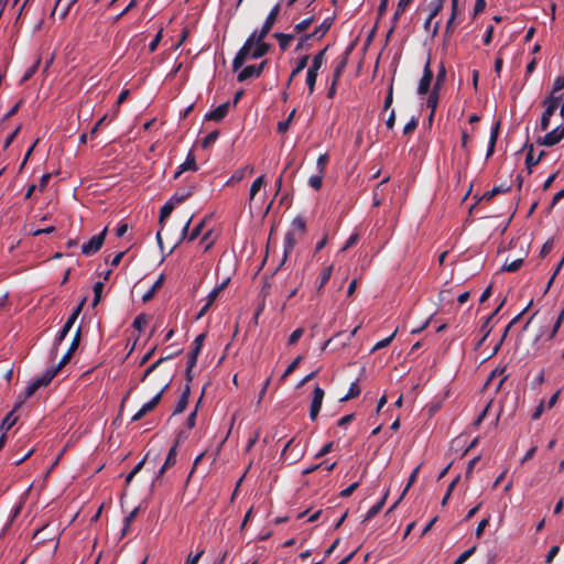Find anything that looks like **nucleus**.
<instances>
[{
    "mask_svg": "<svg viewBox=\"0 0 564 564\" xmlns=\"http://www.w3.org/2000/svg\"><path fill=\"white\" fill-rule=\"evenodd\" d=\"M263 40L264 39L259 37L258 30L249 35L232 61V69L235 72L238 70L248 58L257 59L269 52L270 45Z\"/></svg>",
    "mask_w": 564,
    "mask_h": 564,
    "instance_id": "obj_1",
    "label": "nucleus"
},
{
    "mask_svg": "<svg viewBox=\"0 0 564 564\" xmlns=\"http://www.w3.org/2000/svg\"><path fill=\"white\" fill-rule=\"evenodd\" d=\"M562 101V95H550L544 100L545 110L542 115L540 128L542 131H546L550 128V119L558 108Z\"/></svg>",
    "mask_w": 564,
    "mask_h": 564,
    "instance_id": "obj_2",
    "label": "nucleus"
},
{
    "mask_svg": "<svg viewBox=\"0 0 564 564\" xmlns=\"http://www.w3.org/2000/svg\"><path fill=\"white\" fill-rule=\"evenodd\" d=\"M327 48L319 51L313 58L312 65L310 66L306 75V85L310 94H313L318 70L325 63V52Z\"/></svg>",
    "mask_w": 564,
    "mask_h": 564,
    "instance_id": "obj_3",
    "label": "nucleus"
},
{
    "mask_svg": "<svg viewBox=\"0 0 564 564\" xmlns=\"http://www.w3.org/2000/svg\"><path fill=\"white\" fill-rule=\"evenodd\" d=\"M85 302V300H83L80 302V304H78L74 311L72 312V314L68 316L66 323L64 324V326L62 327V329L58 332V334L56 335L55 337V340H54V345H53V349H52V354H56L57 351V348L58 346L61 345V343L65 339V337L67 336V334L69 333V330L72 329L74 323L76 322V319L78 318L79 314H80V311H82V307H83V303Z\"/></svg>",
    "mask_w": 564,
    "mask_h": 564,
    "instance_id": "obj_4",
    "label": "nucleus"
},
{
    "mask_svg": "<svg viewBox=\"0 0 564 564\" xmlns=\"http://www.w3.org/2000/svg\"><path fill=\"white\" fill-rule=\"evenodd\" d=\"M170 382L166 380H163L161 382L160 390L158 393L147 403H144L141 409L132 416V421H139L141 420L147 413L152 411L161 401L163 393L169 388Z\"/></svg>",
    "mask_w": 564,
    "mask_h": 564,
    "instance_id": "obj_5",
    "label": "nucleus"
},
{
    "mask_svg": "<svg viewBox=\"0 0 564 564\" xmlns=\"http://www.w3.org/2000/svg\"><path fill=\"white\" fill-rule=\"evenodd\" d=\"M107 236V227L104 228L98 235L93 236L88 242L82 246V252L85 256H91L100 250Z\"/></svg>",
    "mask_w": 564,
    "mask_h": 564,
    "instance_id": "obj_6",
    "label": "nucleus"
},
{
    "mask_svg": "<svg viewBox=\"0 0 564 564\" xmlns=\"http://www.w3.org/2000/svg\"><path fill=\"white\" fill-rule=\"evenodd\" d=\"M324 395L325 391L319 386H316L313 391L312 402L310 406V419L312 421H315L318 416V413L323 404Z\"/></svg>",
    "mask_w": 564,
    "mask_h": 564,
    "instance_id": "obj_7",
    "label": "nucleus"
},
{
    "mask_svg": "<svg viewBox=\"0 0 564 564\" xmlns=\"http://www.w3.org/2000/svg\"><path fill=\"white\" fill-rule=\"evenodd\" d=\"M564 138V124H558L556 128L547 132L539 142L542 145L552 147L557 144Z\"/></svg>",
    "mask_w": 564,
    "mask_h": 564,
    "instance_id": "obj_8",
    "label": "nucleus"
},
{
    "mask_svg": "<svg viewBox=\"0 0 564 564\" xmlns=\"http://www.w3.org/2000/svg\"><path fill=\"white\" fill-rule=\"evenodd\" d=\"M280 12V4H275L269 12L262 28L258 31L259 37L264 39L274 25Z\"/></svg>",
    "mask_w": 564,
    "mask_h": 564,
    "instance_id": "obj_9",
    "label": "nucleus"
},
{
    "mask_svg": "<svg viewBox=\"0 0 564 564\" xmlns=\"http://www.w3.org/2000/svg\"><path fill=\"white\" fill-rule=\"evenodd\" d=\"M563 321H564V307L562 308L561 313L554 321V324L552 325V327H550L547 329H544V328L541 329L540 334L538 335V339L551 340L552 338H554V336L558 332Z\"/></svg>",
    "mask_w": 564,
    "mask_h": 564,
    "instance_id": "obj_10",
    "label": "nucleus"
},
{
    "mask_svg": "<svg viewBox=\"0 0 564 564\" xmlns=\"http://www.w3.org/2000/svg\"><path fill=\"white\" fill-rule=\"evenodd\" d=\"M204 340H205V334H200L195 338V340L193 343V348L188 354V361H187L188 370L192 369L196 365L197 357L202 350Z\"/></svg>",
    "mask_w": 564,
    "mask_h": 564,
    "instance_id": "obj_11",
    "label": "nucleus"
},
{
    "mask_svg": "<svg viewBox=\"0 0 564 564\" xmlns=\"http://www.w3.org/2000/svg\"><path fill=\"white\" fill-rule=\"evenodd\" d=\"M432 79H433V72L430 68V62H427L423 69V75H422L419 86H417V93L420 95L427 94L431 83H432Z\"/></svg>",
    "mask_w": 564,
    "mask_h": 564,
    "instance_id": "obj_12",
    "label": "nucleus"
},
{
    "mask_svg": "<svg viewBox=\"0 0 564 564\" xmlns=\"http://www.w3.org/2000/svg\"><path fill=\"white\" fill-rule=\"evenodd\" d=\"M332 25V21L329 19H326L324 20L315 30L312 34H306L304 35L302 39H301V42L299 44V47H301L303 45V43L310 39H312L313 36H318V37H323L327 31L329 30Z\"/></svg>",
    "mask_w": 564,
    "mask_h": 564,
    "instance_id": "obj_13",
    "label": "nucleus"
},
{
    "mask_svg": "<svg viewBox=\"0 0 564 564\" xmlns=\"http://www.w3.org/2000/svg\"><path fill=\"white\" fill-rule=\"evenodd\" d=\"M297 240L295 238L294 231H289L285 234L284 241H283V259L282 264L286 261L289 254L293 250L294 246L296 245Z\"/></svg>",
    "mask_w": 564,
    "mask_h": 564,
    "instance_id": "obj_14",
    "label": "nucleus"
},
{
    "mask_svg": "<svg viewBox=\"0 0 564 564\" xmlns=\"http://www.w3.org/2000/svg\"><path fill=\"white\" fill-rule=\"evenodd\" d=\"M196 170H197V165H196V162H195V156L193 155L192 152H189L187 154V158H186L185 162H183L178 166V170L176 171V173L174 175V178H177L182 173H184L186 171H196Z\"/></svg>",
    "mask_w": 564,
    "mask_h": 564,
    "instance_id": "obj_15",
    "label": "nucleus"
},
{
    "mask_svg": "<svg viewBox=\"0 0 564 564\" xmlns=\"http://www.w3.org/2000/svg\"><path fill=\"white\" fill-rule=\"evenodd\" d=\"M334 270V265L329 264L323 268V270L319 273V276L317 279V292L321 293L324 289V286L329 281L332 273Z\"/></svg>",
    "mask_w": 564,
    "mask_h": 564,
    "instance_id": "obj_16",
    "label": "nucleus"
},
{
    "mask_svg": "<svg viewBox=\"0 0 564 564\" xmlns=\"http://www.w3.org/2000/svg\"><path fill=\"white\" fill-rule=\"evenodd\" d=\"M229 105H230L229 102L219 105L216 109L208 112L205 118L207 120H214V121L221 120L227 115Z\"/></svg>",
    "mask_w": 564,
    "mask_h": 564,
    "instance_id": "obj_17",
    "label": "nucleus"
},
{
    "mask_svg": "<svg viewBox=\"0 0 564 564\" xmlns=\"http://www.w3.org/2000/svg\"><path fill=\"white\" fill-rule=\"evenodd\" d=\"M176 456H177V444L171 447L169 451L167 457L163 464V466L160 468L158 473V477H161L167 468L173 466L176 463Z\"/></svg>",
    "mask_w": 564,
    "mask_h": 564,
    "instance_id": "obj_18",
    "label": "nucleus"
},
{
    "mask_svg": "<svg viewBox=\"0 0 564 564\" xmlns=\"http://www.w3.org/2000/svg\"><path fill=\"white\" fill-rule=\"evenodd\" d=\"M229 283V278L224 280L219 285L215 286L208 295L205 297L206 306H212V304L216 301L220 292L227 286Z\"/></svg>",
    "mask_w": 564,
    "mask_h": 564,
    "instance_id": "obj_19",
    "label": "nucleus"
},
{
    "mask_svg": "<svg viewBox=\"0 0 564 564\" xmlns=\"http://www.w3.org/2000/svg\"><path fill=\"white\" fill-rule=\"evenodd\" d=\"M457 13H458V0H452V13H451V17L446 23V28H445V34L446 35H449L451 33L454 32L455 30V19L457 17Z\"/></svg>",
    "mask_w": 564,
    "mask_h": 564,
    "instance_id": "obj_20",
    "label": "nucleus"
},
{
    "mask_svg": "<svg viewBox=\"0 0 564 564\" xmlns=\"http://www.w3.org/2000/svg\"><path fill=\"white\" fill-rule=\"evenodd\" d=\"M56 375H57V369H53L51 367V368L46 369L42 376L34 378L33 380L35 382H37V384L42 388V387H46Z\"/></svg>",
    "mask_w": 564,
    "mask_h": 564,
    "instance_id": "obj_21",
    "label": "nucleus"
},
{
    "mask_svg": "<svg viewBox=\"0 0 564 564\" xmlns=\"http://www.w3.org/2000/svg\"><path fill=\"white\" fill-rule=\"evenodd\" d=\"M253 172H254L253 166L246 165V166L235 171V173L231 175V177L228 181V183H230V184L239 183V182H241L245 178L246 173L252 174Z\"/></svg>",
    "mask_w": 564,
    "mask_h": 564,
    "instance_id": "obj_22",
    "label": "nucleus"
},
{
    "mask_svg": "<svg viewBox=\"0 0 564 564\" xmlns=\"http://www.w3.org/2000/svg\"><path fill=\"white\" fill-rule=\"evenodd\" d=\"M252 77H259L258 69L256 68V65H249L241 69V72L238 74L237 79L238 82H245Z\"/></svg>",
    "mask_w": 564,
    "mask_h": 564,
    "instance_id": "obj_23",
    "label": "nucleus"
},
{
    "mask_svg": "<svg viewBox=\"0 0 564 564\" xmlns=\"http://www.w3.org/2000/svg\"><path fill=\"white\" fill-rule=\"evenodd\" d=\"M188 398H189V387L187 386L185 388V390L182 392V394L176 403V406L174 409V414H180L186 409V405L188 403Z\"/></svg>",
    "mask_w": 564,
    "mask_h": 564,
    "instance_id": "obj_24",
    "label": "nucleus"
},
{
    "mask_svg": "<svg viewBox=\"0 0 564 564\" xmlns=\"http://www.w3.org/2000/svg\"><path fill=\"white\" fill-rule=\"evenodd\" d=\"M498 134H499V123H496L492 127L491 132H490V139H489V144H488L486 158H489V156H491L494 154L495 145H496V142H497V139H498Z\"/></svg>",
    "mask_w": 564,
    "mask_h": 564,
    "instance_id": "obj_25",
    "label": "nucleus"
},
{
    "mask_svg": "<svg viewBox=\"0 0 564 564\" xmlns=\"http://www.w3.org/2000/svg\"><path fill=\"white\" fill-rule=\"evenodd\" d=\"M438 102V89L433 88L426 100V107L431 109L430 119L433 118Z\"/></svg>",
    "mask_w": 564,
    "mask_h": 564,
    "instance_id": "obj_26",
    "label": "nucleus"
},
{
    "mask_svg": "<svg viewBox=\"0 0 564 564\" xmlns=\"http://www.w3.org/2000/svg\"><path fill=\"white\" fill-rule=\"evenodd\" d=\"M264 185V175H260L257 177L253 183L251 184L250 191H249V199L252 200L258 192L261 189V187Z\"/></svg>",
    "mask_w": 564,
    "mask_h": 564,
    "instance_id": "obj_27",
    "label": "nucleus"
},
{
    "mask_svg": "<svg viewBox=\"0 0 564 564\" xmlns=\"http://www.w3.org/2000/svg\"><path fill=\"white\" fill-rule=\"evenodd\" d=\"M360 394V388L358 386V382L355 381L350 384L349 389H348V392L340 398V402H346L352 398H356Z\"/></svg>",
    "mask_w": 564,
    "mask_h": 564,
    "instance_id": "obj_28",
    "label": "nucleus"
},
{
    "mask_svg": "<svg viewBox=\"0 0 564 564\" xmlns=\"http://www.w3.org/2000/svg\"><path fill=\"white\" fill-rule=\"evenodd\" d=\"M192 195V189H181L174 193V195L171 197V202H173L175 205L184 202Z\"/></svg>",
    "mask_w": 564,
    "mask_h": 564,
    "instance_id": "obj_29",
    "label": "nucleus"
},
{
    "mask_svg": "<svg viewBox=\"0 0 564 564\" xmlns=\"http://www.w3.org/2000/svg\"><path fill=\"white\" fill-rule=\"evenodd\" d=\"M18 417L14 414V410L9 412L1 422V429L9 431L17 422Z\"/></svg>",
    "mask_w": 564,
    "mask_h": 564,
    "instance_id": "obj_30",
    "label": "nucleus"
},
{
    "mask_svg": "<svg viewBox=\"0 0 564 564\" xmlns=\"http://www.w3.org/2000/svg\"><path fill=\"white\" fill-rule=\"evenodd\" d=\"M175 204L171 200L166 202L160 210V224L162 225L163 221L171 215L172 210L174 209Z\"/></svg>",
    "mask_w": 564,
    "mask_h": 564,
    "instance_id": "obj_31",
    "label": "nucleus"
},
{
    "mask_svg": "<svg viewBox=\"0 0 564 564\" xmlns=\"http://www.w3.org/2000/svg\"><path fill=\"white\" fill-rule=\"evenodd\" d=\"M274 37L279 41L281 50L284 51L288 48L290 42L293 40L294 36L292 34L275 33Z\"/></svg>",
    "mask_w": 564,
    "mask_h": 564,
    "instance_id": "obj_32",
    "label": "nucleus"
},
{
    "mask_svg": "<svg viewBox=\"0 0 564 564\" xmlns=\"http://www.w3.org/2000/svg\"><path fill=\"white\" fill-rule=\"evenodd\" d=\"M302 361V356H297L285 369V371L280 377V382L284 381L300 365Z\"/></svg>",
    "mask_w": 564,
    "mask_h": 564,
    "instance_id": "obj_33",
    "label": "nucleus"
},
{
    "mask_svg": "<svg viewBox=\"0 0 564 564\" xmlns=\"http://www.w3.org/2000/svg\"><path fill=\"white\" fill-rule=\"evenodd\" d=\"M170 359V357H161L160 359H158L155 362H153L152 365H150L147 370L144 371L143 375H141V378H140V381L141 382H144L147 380V378L164 361V360H167Z\"/></svg>",
    "mask_w": 564,
    "mask_h": 564,
    "instance_id": "obj_34",
    "label": "nucleus"
},
{
    "mask_svg": "<svg viewBox=\"0 0 564 564\" xmlns=\"http://www.w3.org/2000/svg\"><path fill=\"white\" fill-rule=\"evenodd\" d=\"M398 334V328L394 329V332L387 338L378 341L373 348L371 349V351H376V350H379V349H382L387 346H389L391 344V341L394 339L395 335Z\"/></svg>",
    "mask_w": 564,
    "mask_h": 564,
    "instance_id": "obj_35",
    "label": "nucleus"
},
{
    "mask_svg": "<svg viewBox=\"0 0 564 564\" xmlns=\"http://www.w3.org/2000/svg\"><path fill=\"white\" fill-rule=\"evenodd\" d=\"M390 180V176L384 177L381 183L376 187L373 192V206L378 207L382 203V193L380 192V186L386 184Z\"/></svg>",
    "mask_w": 564,
    "mask_h": 564,
    "instance_id": "obj_36",
    "label": "nucleus"
},
{
    "mask_svg": "<svg viewBox=\"0 0 564 564\" xmlns=\"http://www.w3.org/2000/svg\"><path fill=\"white\" fill-rule=\"evenodd\" d=\"M420 467H421V465L416 466L414 468V470L412 471V474L410 475L408 484H406L405 488L403 489V491H402V494L400 496V499H402L405 496V494L408 492L410 487L415 482V480L417 478V475H419V471H420Z\"/></svg>",
    "mask_w": 564,
    "mask_h": 564,
    "instance_id": "obj_37",
    "label": "nucleus"
},
{
    "mask_svg": "<svg viewBox=\"0 0 564 564\" xmlns=\"http://www.w3.org/2000/svg\"><path fill=\"white\" fill-rule=\"evenodd\" d=\"M522 263H523V259H521V258L516 259L509 263L506 262L502 267V270L507 271V272H514L521 268Z\"/></svg>",
    "mask_w": 564,
    "mask_h": 564,
    "instance_id": "obj_38",
    "label": "nucleus"
},
{
    "mask_svg": "<svg viewBox=\"0 0 564 564\" xmlns=\"http://www.w3.org/2000/svg\"><path fill=\"white\" fill-rule=\"evenodd\" d=\"M307 62L308 55H304L301 58H299L296 67L291 73V77H295L299 73H301L307 66Z\"/></svg>",
    "mask_w": 564,
    "mask_h": 564,
    "instance_id": "obj_39",
    "label": "nucleus"
},
{
    "mask_svg": "<svg viewBox=\"0 0 564 564\" xmlns=\"http://www.w3.org/2000/svg\"><path fill=\"white\" fill-rule=\"evenodd\" d=\"M445 0H431L430 12L431 17H436L443 9Z\"/></svg>",
    "mask_w": 564,
    "mask_h": 564,
    "instance_id": "obj_40",
    "label": "nucleus"
},
{
    "mask_svg": "<svg viewBox=\"0 0 564 564\" xmlns=\"http://www.w3.org/2000/svg\"><path fill=\"white\" fill-rule=\"evenodd\" d=\"M148 324V317L144 314L138 315L133 321V327L142 332Z\"/></svg>",
    "mask_w": 564,
    "mask_h": 564,
    "instance_id": "obj_41",
    "label": "nucleus"
},
{
    "mask_svg": "<svg viewBox=\"0 0 564 564\" xmlns=\"http://www.w3.org/2000/svg\"><path fill=\"white\" fill-rule=\"evenodd\" d=\"M308 184L311 187H313L315 191L321 189L323 184V174L318 173L317 175H312L308 178Z\"/></svg>",
    "mask_w": 564,
    "mask_h": 564,
    "instance_id": "obj_42",
    "label": "nucleus"
},
{
    "mask_svg": "<svg viewBox=\"0 0 564 564\" xmlns=\"http://www.w3.org/2000/svg\"><path fill=\"white\" fill-rule=\"evenodd\" d=\"M292 227L294 230H299L300 234H304L306 228L305 219L301 216L295 217L292 221Z\"/></svg>",
    "mask_w": 564,
    "mask_h": 564,
    "instance_id": "obj_43",
    "label": "nucleus"
},
{
    "mask_svg": "<svg viewBox=\"0 0 564 564\" xmlns=\"http://www.w3.org/2000/svg\"><path fill=\"white\" fill-rule=\"evenodd\" d=\"M412 0H400L397 7V10L393 14V20L398 21L399 17L404 12V10L408 8V6L411 3Z\"/></svg>",
    "mask_w": 564,
    "mask_h": 564,
    "instance_id": "obj_44",
    "label": "nucleus"
},
{
    "mask_svg": "<svg viewBox=\"0 0 564 564\" xmlns=\"http://www.w3.org/2000/svg\"><path fill=\"white\" fill-rule=\"evenodd\" d=\"M79 340H80V327H78V329L76 330L75 336L72 340V344H70L68 350L66 351V354H69L70 357L74 354V351L78 348Z\"/></svg>",
    "mask_w": 564,
    "mask_h": 564,
    "instance_id": "obj_45",
    "label": "nucleus"
},
{
    "mask_svg": "<svg viewBox=\"0 0 564 564\" xmlns=\"http://www.w3.org/2000/svg\"><path fill=\"white\" fill-rule=\"evenodd\" d=\"M79 340H80V327H78V329L76 330L75 336L72 340V344H70L68 350L66 351V354H69L70 357L74 354V351L78 348Z\"/></svg>",
    "mask_w": 564,
    "mask_h": 564,
    "instance_id": "obj_46",
    "label": "nucleus"
},
{
    "mask_svg": "<svg viewBox=\"0 0 564 564\" xmlns=\"http://www.w3.org/2000/svg\"><path fill=\"white\" fill-rule=\"evenodd\" d=\"M219 135V132L217 130L209 132L202 142L203 148H208L210 144H213Z\"/></svg>",
    "mask_w": 564,
    "mask_h": 564,
    "instance_id": "obj_47",
    "label": "nucleus"
},
{
    "mask_svg": "<svg viewBox=\"0 0 564 564\" xmlns=\"http://www.w3.org/2000/svg\"><path fill=\"white\" fill-rule=\"evenodd\" d=\"M476 546H473L466 551H464L454 562V564H463L465 563L475 552Z\"/></svg>",
    "mask_w": 564,
    "mask_h": 564,
    "instance_id": "obj_48",
    "label": "nucleus"
},
{
    "mask_svg": "<svg viewBox=\"0 0 564 564\" xmlns=\"http://www.w3.org/2000/svg\"><path fill=\"white\" fill-rule=\"evenodd\" d=\"M327 162H328V155L326 153L321 154L318 156L317 162H316V167H317L318 173L324 174Z\"/></svg>",
    "mask_w": 564,
    "mask_h": 564,
    "instance_id": "obj_49",
    "label": "nucleus"
},
{
    "mask_svg": "<svg viewBox=\"0 0 564 564\" xmlns=\"http://www.w3.org/2000/svg\"><path fill=\"white\" fill-rule=\"evenodd\" d=\"M204 226H205V220H202L199 224H197L194 227V229L191 231V234L188 235V240L193 241L196 238H198L203 231Z\"/></svg>",
    "mask_w": 564,
    "mask_h": 564,
    "instance_id": "obj_50",
    "label": "nucleus"
},
{
    "mask_svg": "<svg viewBox=\"0 0 564 564\" xmlns=\"http://www.w3.org/2000/svg\"><path fill=\"white\" fill-rule=\"evenodd\" d=\"M139 512V507L134 508L126 518H124V527L122 534H126L128 528L133 522L134 518L137 517Z\"/></svg>",
    "mask_w": 564,
    "mask_h": 564,
    "instance_id": "obj_51",
    "label": "nucleus"
},
{
    "mask_svg": "<svg viewBox=\"0 0 564 564\" xmlns=\"http://www.w3.org/2000/svg\"><path fill=\"white\" fill-rule=\"evenodd\" d=\"M304 333V329L303 328H296L290 336H289V339H288V344L289 345H294L296 344L300 338L302 337Z\"/></svg>",
    "mask_w": 564,
    "mask_h": 564,
    "instance_id": "obj_52",
    "label": "nucleus"
},
{
    "mask_svg": "<svg viewBox=\"0 0 564 564\" xmlns=\"http://www.w3.org/2000/svg\"><path fill=\"white\" fill-rule=\"evenodd\" d=\"M102 289H104V283L102 282L95 283V285H94V294H95V296H94V302H93L94 305H97L99 303Z\"/></svg>",
    "mask_w": 564,
    "mask_h": 564,
    "instance_id": "obj_53",
    "label": "nucleus"
},
{
    "mask_svg": "<svg viewBox=\"0 0 564 564\" xmlns=\"http://www.w3.org/2000/svg\"><path fill=\"white\" fill-rule=\"evenodd\" d=\"M41 387L37 384V382H35L34 380H32L25 388V398H30L32 397L36 390H39Z\"/></svg>",
    "mask_w": 564,
    "mask_h": 564,
    "instance_id": "obj_54",
    "label": "nucleus"
},
{
    "mask_svg": "<svg viewBox=\"0 0 564 564\" xmlns=\"http://www.w3.org/2000/svg\"><path fill=\"white\" fill-rule=\"evenodd\" d=\"M541 156H542V153H540V155L536 159H534L533 154H532V149H531L528 152L527 159H525V164H527L528 169L530 170L532 166L538 164V162L540 161Z\"/></svg>",
    "mask_w": 564,
    "mask_h": 564,
    "instance_id": "obj_55",
    "label": "nucleus"
},
{
    "mask_svg": "<svg viewBox=\"0 0 564 564\" xmlns=\"http://www.w3.org/2000/svg\"><path fill=\"white\" fill-rule=\"evenodd\" d=\"M445 74H446L445 68H444V66L442 65V66H441L440 72H438V74H437L436 82H435V84H434V87H433V88H435V89H438V90H440V88H441V86L443 85V82H444V79H445Z\"/></svg>",
    "mask_w": 564,
    "mask_h": 564,
    "instance_id": "obj_56",
    "label": "nucleus"
},
{
    "mask_svg": "<svg viewBox=\"0 0 564 564\" xmlns=\"http://www.w3.org/2000/svg\"><path fill=\"white\" fill-rule=\"evenodd\" d=\"M564 88V75L558 76L553 84V90L551 95H556L557 91Z\"/></svg>",
    "mask_w": 564,
    "mask_h": 564,
    "instance_id": "obj_57",
    "label": "nucleus"
},
{
    "mask_svg": "<svg viewBox=\"0 0 564 564\" xmlns=\"http://www.w3.org/2000/svg\"><path fill=\"white\" fill-rule=\"evenodd\" d=\"M553 249V240H547L544 242V245L541 248L540 256L542 258L546 257Z\"/></svg>",
    "mask_w": 564,
    "mask_h": 564,
    "instance_id": "obj_58",
    "label": "nucleus"
},
{
    "mask_svg": "<svg viewBox=\"0 0 564 564\" xmlns=\"http://www.w3.org/2000/svg\"><path fill=\"white\" fill-rule=\"evenodd\" d=\"M312 22H313V18H307V19L301 21L300 23H297L295 25V31L299 33L305 31L311 25Z\"/></svg>",
    "mask_w": 564,
    "mask_h": 564,
    "instance_id": "obj_59",
    "label": "nucleus"
},
{
    "mask_svg": "<svg viewBox=\"0 0 564 564\" xmlns=\"http://www.w3.org/2000/svg\"><path fill=\"white\" fill-rule=\"evenodd\" d=\"M488 523H489V518H485V519H482V520L478 523V525H477V528H476V531H475V534H476V536H477V538H480V536L482 535L484 530H485V528L488 525Z\"/></svg>",
    "mask_w": 564,
    "mask_h": 564,
    "instance_id": "obj_60",
    "label": "nucleus"
},
{
    "mask_svg": "<svg viewBox=\"0 0 564 564\" xmlns=\"http://www.w3.org/2000/svg\"><path fill=\"white\" fill-rule=\"evenodd\" d=\"M203 554H204V550H200L196 554L189 553L185 564H197Z\"/></svg>",
    "mask_w": 564,
    "mask_h": 564,
    "instance_id": "obj_61",
    "label": "nucleus"
},
{
    "mask_svg": "<svg viewBox=\"0 0 564 564\" xmlns=\"http://www.w3.org/2000/svg\"><path fill=\"white\" fill-rule=\"evenodd\" d=\"M417 127V120L415 118H412L403 128V133L409 134L415 130Z\"/></svg>",
    "mask_w": 564,
    "mask_h": 564,
    "instance_id": "obj_62",
    "label": "nucleus"
},
{
    "mask_svg": "<svg viewBox=\"0 0 564 564\" xmlns=\"http://www.w3.org/2000/svg\"><path fill=\"white\" fill-rule=\"evenodd\" d=\"M333 449V442H328L316 453L315 457L319 458L328 454Z\"/></svg>",
    "mask_w": 564,
    "mask_h": 564,
    "instance_id": "obj_63",
    "label": "nucleus"
},
{
    "mask_svg": "<svg viewBox=\"0 0 564 564\" xmlns=\"http://www.w3.org/2000/svg\"><path fill=\"white\" fill-rule=\"evenodd\" d=\"M161 39H162V31H159L156 33V35L154 36V39L149 44L150 52H154L156 50Z\"/></svg>",
    "mask_w": 564,
    "mask_h": 564,
    "instance_id": "obj_64",
    "label": "nucleus"
}]
</instances>
